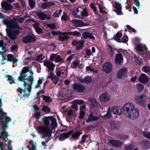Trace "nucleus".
<instances>
[{
	"mask_svg": "<svg viewBox=\"0 0 150 150\" xmlns=\"http://www.w3.org/2000/svg\"><path fill=\"white\" fill-rule=\"evenodd\" d=\"M146 49V45L142 44H138L136 45L135 49L140 54H144V50Z\"/></svg>",
	"mask_w": 150,
	"mask_h": 150,
	"instance_id": "obj_14",
	"label": "nucleus"
},
{
	"mask_svg": "<svg viewBox=\"0 0 150 150\" xmlns=\"http://www.w3.org/2000/svg\"><path fill=\"white\" fill-rule=\"evenodd\" d=\"M69 17L68 15L65 13H64L63 15L61 17V20L62 21H66L68 20Z\"/></svg>",
	"mask_w": 150,
	"mask_h": 150,
	"instance_id": "obj_43",
	"label": "nucleus"
},
{
	"mask_svg": "<svg viewBox=\"0 0 150 150\" xmlns=\"http://www.w3.org/2000/svg\"><path fill=\"white\" fill-rule=\"evenodd\" d=\"M7 61L13 62H17L18 61V59L16 57H14L11 54H9L7 55Z\"/></svg>",
	"mask_w": 150,
	"mask_h": 150,
	"instance_id": "obj_27",
	"label": "nucleus"
},
{
	"mask_svg": "<svg viewBox=\"0 0 150 150\" xmlns=\"http://www.w3.org/2000/svg\"><path fill=\"white\" fill-rule=\"evenodd\" d=\"M1 6L3 8L6 10H10L12 9V6L11 5L6 1L2 2Z\"/></svg>",
	"mask_w": 150,
	"mask_h": 150,
	"instance_id": "obj_18",
	"label": "nucleus"
},
{
	"mask_svg": "<svg viewBox=\"0 0 150 150\" xmlns=\"http://www.w3.org/2000/svg\"><path fill=\"white\" fill-rule=\"evenodd\" d=\"M115 7L116 9L114 10V11L117 13L118 15H121L122 8L120 4L118 3H116Z\"/></svg>",
	"mask_w": 150,
	"mask_h": 150,
	"instance_id": "obj_28",
	"label": "nucleus"
},
{
	"mask_svg": "<svg viewBox=\"0 0 150 150\" xmlns=\"http://www.w3.org/2000/svg\"><path fill=\"white\" fill-rule=\"evenodd\" d=\"M112 69V65L110 62H107L104 63L103 65V71L107 74L110 73Z\"/></svg>",
	"mask_w": 150,
	"mask_h": 150,
	"instance_id": "obj_8",
	"label": "nucleus"
},
{
	"mask_svg": "<svg viewBox=\"0 0 150 150\" xmlns=\"http://www.w3.org/2000/svg\"><path fill=\"white\" fill-rule=\"evenodd\" d=\"M72 131H70L69 132L66 133H63L61 134L59 137V139L60 141H64L71 134Z\"/></svg>",
	"mask_w": 150,
	"mask_h": 150,
	"instance_id": "obj_22",
	"label": "nucleus"
},
{
	"mask_svg": "<svg viewBox=\"0 0 150 150\" xmlns=\"http://www.w3.org/2000/svg\"><path fill=\"white\" fill-rule=\"evenodd\" d=\"M33 26L34 27L35 31L38 33L40 34L42 33V29L40 28L36 25L33 24Z\"/></svg>",
	"mask_w": 150,
	"mask_h": 150,
	"instance_id": "obj_38",
	"label": "nucleus"
},
{
	"mask_svg": "<svg viewBox=\"0 0 150 150\" xmlns=\"http://www.w3.org/2000/svg\"><path fill=\"white\" fill-rule=\"evenodd\" d=\"M134 147V144H131L125 146L126 150H131Z\"/></svg>",
	"mask_w": 150,
	"mask_h": 150,
	"instance_id": "obj_52",
	"label": "nucleus"
},
{
	"mask_svg": "<svg viewBox=\"0 0 150 150\" xmlns=\"http://www.w3.org/2000/svg\"><path fill=\"white\" fill-rule=\"evenodd\" d=\"M69 35L68 32L63 33L61 34L58 37V39L59 41H63L67 40L69 37L68 35Z\"/></svg>",
	"mask_w": 150,
	"mask_h": 150,
	"instance_id": "obj_21",
	"label": "nucleus"
},
{
	"mask_svg": "<svg viewBox=\"0 0 150 150\" xmlns=\"http://www.w3.org/2000/svg\"><path fill=\"white\" fill-rule=\"evenodd\" d=\"M6 44H4V41L3 40L0 41V48H2V51H0V54L2 56L3 58V59L1 60V62H2V64H4V63L3 62L4 60H6V54H4V53L7 51V49L6 47Z\"/></svg>",
	"mask_w": 150,
	"mask_h": 150,
	"instance_id": "obj_6",
	"label": "nucleus"
},
{
	"mask_svg": "<svg viewBox=\"0 0 150 150\" xmlns=\"http://www.w3.org/2000/svg\"><path fill=\"white\" fill-rule=\"evenodd\" d=\"M73 15L76 18L82 19V16L81 14V10L79 11L78 8L74 10Z\"/></svg>",
	"mask_w": 150,
	"mask_h": 150,
	"instance_id": "obj_29",
	"label": "nucleus"
},
{
	"mask_svg": "<svg viewBox=\"0 0 150 150\" xmlns=\"http://www.w3.org/2000/svg\"><path fill=\"white\" fill-rule=\"evenodd\" d=\"M47 25L48 27L54 30L56 29V26L54 23H48L47 24Z\"/></svg>",
	"mask_w": 150,
	"mask_h": 150,
	"instance_id": "obj_53",
	"label": "nucleus"
},
{
	"mask_svg": "<svg viewBox=\"0 0 150 150\" xmlns=\"http://www.w3.org/2000/svg\"><path fill=\"white\" fill-rule=\"evenodd\" d=\"M42 110L44 112L49 113L50 111V108L47 106H44L42 109Z\"/></svg>",
	"mask_w": 150,
	"mask_h": 150,
	"instance_id": "obj_63",
	"label": "nucleus"
},
{
	"mask_svg": "<svg viewBox=\"0 0 150 150\" xmlns=\"http://www.w3.org/2000/svg\"><path fill=\"white\" fill-rule=\"evenodd\" d=\"M122 35L121 33L118 32L114 36L115 40L118 42H121L120 38L122 37Z\"/></svg>",
	"mask_w": 150,
	"mask_h": 150,
	"instance_id": "obj_33",
	"label": "nucleus"
},
{
	"mask_svg": "<svg viewBox=\"0 0 150 150\" xmlns=\"http://www.w3.org/2000/svg\"><path fill=\"white\" fill-rule=\"evenodd\" d=\"M79 114L80 115L79 116V118L80 119H82L85 115V113L83 111H80Z\"/></svg>",
	"mask_w": 150,
	"mask_h": 150,
	"instance_id": "obj_58",
	"label": "nucleus"
},
{
	"mask_svg": "<svg viewBox=\"0 0 150 150\" xmlns=\"http://www.w3.org/2000/svg\"><path fill=\"white\" fill-rule=\"evenodd\" d=\"M86 137V135L83 136L82 137L81 140L79 142V143L81 144H83L85 142Z\"/></svg>",
	"mask_w": 150,
	"mask_h": 150,
	"instance_id": "obj_64",
	"label": "nucleus"
},
{
	"mask_svg": "<svg viewBox=\"0 0 150 150\" xmlns=\"http://www.w3.org/2000/svg\"><path fill=\"white\" fill-rule=\"evenodd\" d=\"M29 145L27 146L29 150H37L36 149L35 143H33L32 140H30L29 141Z\"/></svg>",
	"mask_w": 150,
	"mask_h": 150,
	"instance_id": "obj_30",
	"label": "nucleus"
},
{
	"mask_svg": "<svg viewBox=\"0 0 150 150\" xmlns=\"http://www.w3.org/2000/svg\"><path fill=\"white\" fill-rule=\"evenodd\" d=\"M113 112V115H120L122 113L123 109L121 107H109L107 114L103 115L102 117L104 120H106L110 118L111 117V112Z\"/></svg>",
	"mask_w": 150,
	"mask_h": 150,
	"instance_id": "obj_4",
	"label": "nucleus"
},
{
	"mask_svg": "<svg viewBox=\"0 0 150 150\" xmlns=\"http://www.w3.org/2000/svg\"><path fill=\"white\" fill-rule=\"evenodd\" d=\"M68 33L70 35H72L76 36H80L81 35L80 33L77 31H75L74 32H68Z\"/></svg>",
	"mask_w": 150,
	"mask_h": 150,
	"instance_id": "obj_42",
	"label": "nucleus"
},
{
	"mask_svg": "<svg viewBox=\"0 0 150 150\" xmlns=\"http://www.w3.org/2000/svg\"><path fill=\"white\" fill-rule=\"evenodd\" d=\"M62 12V10H60L59 11H56V12L53 14L54 17H59V16L61 15V13Z\"/></svg>",
	"mask_w": 150,
	"mask_h": 150,
	"instance_id": "obj_56",
	"label": "nucleus"
},
{
	"mask_svg": "<svg viewBox=\"0 0 150 150\" xmlns=\"http://www.w3.org/2000/svg\"><path fill=\"white\" fill-rule=\"evenodd\" d=\"M90 6L91 8L93 10L94 12L95 13H96L97 11V7L95 6V4H93L91 3L90 4Z\"/></svg>",
	"mask_w": 150,
	"mask_h": 150,
	"instance_id": "obj_49",
	"label": "nucleus"
},
{
	"mask_svg": "<svg viewBox=\"0 0 150 150\" xmlns=\"http://www.w3.org/2000/svg\"><path fill=\"white\" fill-rule=\"evenodd\" d=\"M125 115L128 118L134 119L138 118L139 116L138 109L135 108L134 104L130 102H128L123 106Z\"/></svg>",
	"mask_w": 150,
	"mask_h": 150,
	"instance_id": "obj_3",
	"label": "nucleus"
},
{
	"mask_svg": "<svg viewBox=\"0 0 150 150\" xmlns=\"http://www.w3.org/2000/svg\"><path fill=\"white\" fill-rule=\"evenodd\" d=\"M59 80V78L57 77L54 75L52 78L51 80L53 82L54 84H56L58 82Z\"/></svg>",
	"mask_w": 150,
	"mask_h": 150,
	"instance_id": "obj_55",
	"label": "nucleus"
},
{
	"mask_svg": "<svg viewBox=\"0 0 150 150\" xmlns=\"http://www.w3.org/2000/svg\"><path fill=\"white\" fill-rule=\"evenodd\" d=\"M139 81L142 83L148 82L149 80V77L144 74H142L139 78Z\"/></svg>",
	"mask_w": 150,
	"mask_h": 150,
	"instance_id": "obj_19",
	"label": "nucleus"
},
{
	"mask_svg": "<svg viewBox=\"0 0 150 150\" xmlns=\"http://www.w3.org/2000/svg\"><path fill=\"white\" fill-rule=\"evenodd\" d=\"M36 13L38 18L42 20L49 19L50 18V16L46 15L42 11H36Z\"/></svg>",
	"mask_w": 150,
	"mask_h": 150,
	"instance_id": "obj_13",
	"label": "nucleus"
},
{
	"mask_svg": "<svg viewBox=\"0 0 150 150\" xmlns=\"http://www.w3.org/2000/svg\"><path fill=\"white\" fill-rule=\"evenodd\" d=\"M25 17H22L21 18L18 17L16 18V20L21 23H22L25 20Z\"/></svg>",
	"mask_w": 150,
	"mask_h": 150,
	"instance_id": "obj_61",
	"label": "nucleus"
},
{
	"mask_svg": "<svg viewBox=\"0 0 150 150\" xmlns=\"http://www.w3.org/2000/svg\"><path fill=\"white\" fill-rule=\"evenodd\" d=\"M72 105L71 106V107L73 108H74L76 110H78V107L77 104L74 102L73 101L72 102Z\"/></svg>",
	"mask_w": 150,
	"mask_h": 150,
	"instance_id": "obj_62",
	"label": "nucleus"
},
{
	"mask_svg": "<svg viewBox=\"0 0 150 150\" xmlns=\"http://www.w3.org/2000/svg\"><path fill=\"white\" fill-rule=\"evenodd\" d=\"M137 89L139 92L142 91L144 88V86L142 84L139 83L137 85Z\"/></svg>",
	"mask_w": 150,
	"mask_h": 150,
	"instance_id": "obj_48",
	"label": "nucleus"
},
{
	"mask_svg": "<svg viewBox=\"0 0 150 150\" xmlns=\"http://www.w3.org/2000/svg\"><path fill=\"white\" fill-rule=\"evenodd\" d=\"M72 23L75 26L81 27L87 25L86 24L84 23L82 21L77 19H74L72 20Z\"/></svg>",
	"mask_w": 150,
	"mask_h": 150,
	"instance_id": "obj_16",
	"label": "nucleus"
},
{
	"mask_svg": "<svg viewBox=\"0 0 150 150\" xmlns=\"http://www.w3.org/2000/svg\"><path fill=\"white\" fill-rule=\"evenodd\" d=\"M35 37L33 34H30L28 35L24 38L23 42L27 43L33 41L35 40Z\"/></svg>",
	"mask_w": 150,
	"mask_h": 150,
	"instance_id": "obj_11",
	"label": "nucleus"
},
{
	"mask_svg": "<svg viewBox=\"0 0 150 150\" xmlns=\"http://www.w3.org/2000/svg\"><path fill=\"white\" fill-rule=\"evenodd\" d=\"M123 57L121 54H117L115 55V63L117 64H121L123 62Z\"/></svg>",
	"mask_w": 150,
	"mask_h": 150,
	"instance_id": "obj_15",
	"label": "nucleus"
},
{
	"mask_svg": "<svg viewBox=\"0 0 150 150\" xmlns=\"http://www.w3.org/2000/svg\"><path fill=\"white\" fill-rule=\"evenodd\" d=\"M84 42L82 41H79L76 47L77 50H80L83 47Z\"/></svg>",
	"mask_w": 150,
	"mask_h": 150,
	"instance_id": "obj_35",
	"label": "nucleus"
},
{
	"mask_svg": "<svg viewBox=\"0 0 150 150\" xmlns=\"http://www.w3.org/2000/svg\"><path fill=\"white\" fill-rule=\"evenodd\" d=\"M109 144L114 147H120L122 146V143L120 141L116 140H110L108 142Z\"/></svg>",
	"mask_w": 150,
	"mask_h": 150,
	"instance_id": "obj_10",
	"label": "nucleus"
},
{
	"mask_svg": "<svg viewBox=\"0 0 150 150\" xmlns=\"http://www.w3.org/2000/svg\"><path fill=\"white\" fill-rule=\"evenodd\" d=\"M74 102L76 104L80 105L84 103V101L81 100H76L74 101Z\"/></svg>",
	"mask_w": 150,
	"mask_h": 150,
	"instance_id": "obj_59",
	"label": "nucleus"
},
{
	"mask_svg": "<svg viewBox=\"0 0 150 150\" xmlns=\"http://www.w3.org/2000/svg\"><path fill=\"white\" fill-rule=\"evenodd\" d=\"M110 125L112 129L117 128L119 127V124L116 122H112L110 123Z\"/></svg>",
	"mask_w": 150,
	"mask_h": 150,
	"instance_id": "obj_37",
	"label": "nucleus"
},
{
	"mask_svg": "<svg viewBox=\"0 0 150 150\" xmlns=\"http://www.w3.org/2000/svg\"><path fill=\"white\" fill-rule=\"evenodd\" d=\"M78 81L82 83L88 84L91 81L92 77L90 76H85L83 79H80Z\"/></svg>",
	"mask_w": 150,
	"mask_h": 150,
	"instance_id": "obj_20",
	"label": "nucleus"
},
{
	"mask_svg": "<svg viewBox=\"0 0 150 150\" xmlns=\"http://www.w3.org/2000/svg\"><path fill=\"white\" fill-rule=\"evenodd\" d=\"M5 77L7 78V80L10 84H12L14 83L13 78L11 76L8 75L6 76Z\"/></svg>",
	"mask_w": 150,
	"mask_h": 150,
	"instance_id": "obj_45",
	"label": "nucleus"
},
{
	"mask_svg": "<svg viewBox=\"0 0 150 150\" xmlns=\"http://www.w3.org/2000/svg\"><path fill=\"white\" fill-rule=\"evenodd\" d=\"M82 133L81 132L78 131L75 132L72 135V137L76 139Z\"/></svg>",
	"mask_w": 150,
	"mask_h": 150,
	"instance_id": "obj_46",
	"label": "nucleus"
},
{
	"mask_svg": "<svg viewBox=\"0 0 150 150\" xmlns=\"http://www.w3.org/2000/svg\"><path fill=\"white\" fill-rule=\"evenodd\" d=\"M45 56L42 54H40L36 57V59L37 60L40 61L42 60L44 58Z\"/></svg>",
	"mask_w": 150,
	"mask_h": 150,
	"instance_id": "obj_60",
	"label": "nucleus"
},
{
	"mask_svg": "<svg viewBox=\"0 0 150 150\" xmlns=\"http://www.w3.org/2000/svg\"><path fill=\"white\" fill-rule=\"evenodd\" d=\"M107 52L109 54L110 57L112 58L113 54V52L112 50V47L109 45H107Z\"/></svg>",
	"mask_w": 150,
	"mask_h": 150,
	"instance_id": "obj_34",
	"label": "nucleus"
},
{
	"mask_svg": "<svg viewBox=\"0 0 150 150\" xmlns=\"http://www.w3.org/2000/svg\"><path fill=\"white\" fill-rule=\"evenodd\" d=\"M3 22L4 24L10 28H16L22 29V28L19 27L18 23L15 22L5 19L4 20Z\"/></svg>",
	"mask_w": 150,
	"mask_h": 150,
	"instance_id": "obj_5",
	"label": "nucleus"
},
{
	"mask_svg": "<svg viewBox=\"0 0 150 150\" xmlns=\"http://www.w3.org/2000/svg\"><path fill=\"white\" fill-rule=\"evenodd\" d=\"M44 65L47 67L48 70L51 71H53L54 69L55 65L52 62L48 61H45Z\"/></svg>",
	"mask_w": 150,
	"mask_h": 150,
	"instance_id": "obj_17",
	"label": "nucleus"
},
{
	"mask_svg": "<svg viewBox=\"0 0 150 150\" xmlns=\"http://www.w3.org/2000/svg\"><path fill=\"white\" fill-rule=\"evenodd\" d=\"M142 70L144 72L149 74H150V67L147 66H144Z\"/></svg>",
	"mask_w": 150,
	"mask_h": 150,
	"instance_id": "obj_41",
	"label": "nucleus"
},
{
	"mask_svg": "<svg viewBox=\"0 0 150 150\" xmlns=\"http://www.w3.org/2000/svg\"><path fill=\"white\" fill-rule=\"evenodd\" d=\"M91 105L93 107H96L99 105L98 101L94 99H92L91 100Z\"/></svg>",
	"mask_w": 150,
	"mask_h": 150,
	"instance_id": "obj_39",
	"label": "nucleus"
},
{
	"mask_svg": "<svg viewBox=\"0 0 150 150\" xmlns=\"http://www.w3.org/2000/svg\"><path fill=\"white\" fill-rule=\"evenodd\" d=\"M82 38H83L84 39H87L89 38L91 39H95V38L92 34L88 32H84L83 33L82 35Z\"/></svg>",
	"mask_w": 150,
	"mask_h": 150,
	"instance_id": "obj_23",
	"label": "nucleus"
},
{
	"mask_svg": "<svg viewBox=\"0 0 150 150\" xmlns=\"http://www.w3.org/2000/svg\"><path fill=\"white\" fill-rule=\"evenodd\" d=\"M51 122V125L53 128L57 126L56 120L52 117H45L42 119V121L45 125L44 126H38L37 129L38 132L40 133H42L45 137L50 136L52 133V130L49 126L50 123V120Z\"/></svg>",
	"mask_w": 150,
	"mask_h": 150,
	"instance_id": "obj_2",
	"label": "nucleus"
},
{
	"mask_svg": "<svg viewBox=\"0 0 150 150\" xmlns=\"http://www.w3.org/2000/svg\"><path fill=\"white\" fill-rule=\"evenodd\" d=\"M86 70L87 71L92 72L94 73H96L98 72V71L97 70L93 68L91 66H87L86 67Z\"/></svg>",
	"mask_w": 150,
	"mask_h": 150,
	"instance_id": "obj_36",
	"label": "nucleus"
},
{
	"mask_svg": "<svg viewBox=\"0 0 150 150\" xmlns=\"http://www.w3.org/2000/svg\"><path fill=\"white\" fill-rule=\"evenodd\" d=\"M19 33L18 32H16L13 33L10 32L8 33V36L12 40H14L16 38V35L19 34Z\"/></svg>",
	"mask_w": 150,
	"mask_h": 150,
	"instance_id": "obj_32",
	"label": "nucleus"
},
{
	"mask_svg": "<svg viewBox=\"0 0 150 150\" xmlns=\"http://www.w3.org/2000/svg\"><path fill=\"white\" fill-rule=\"evenodd\" d=\"M73 89L79 92H82L85 90V88L84 86L82 84L79 83H76L73 86Z\"/></svg>",
	"mask_w": 150,
	"mask_h": 150,
	"instance_id": "obj_9",
	"label": "nucleus"
},
{
	"mask_svg": "<svg viewBox=\"0 0 150 150\" xmlns=\"http://www.w3.org/2000/svg\"><path fill=\"white\" fill-rule=\"evenodd\" d=\"M54 5L53 2H46L42 4L41 5V7L42 9H45L49 8L52 5Z\"/></svg>",
	"mask_w": 150,
	"mask_h": 150,
	"instance_id": "obj_25",
	"label": "nucleus"
},
{
	"mask_svg": "<svg viewBox=\"0 0 150 150\" xmlns=\"http://www.w3.org/2000/svg\"><path fill=\"white\" fill-rule=\"evenodd\" d=\"M29 4L30 6L32 8H34L35 6V3L33 0H29Z\"/></svg>",
	"mask_w": 150,
	"mask_h": 150,
	"instance_id": "obj_44",
	"label": "nucleus"
},
{
	"mask_svg": "<svg viewBox=\"0 0 150 150\" xmlns=\"http://www.w3.org/2000/svg\"><path fill=\"white\" fill-rule=\"evenodd\" d=\"M62 60V59L61 58L60 56L59 55H57L56 54V56L55 57V62H59Z\"/></svg>",
	"mask_w": 150,
	"mask_h": 150,
	"instance_id": "obj_54",
	"label": "nucleus"
},
{
	"mask_svg": "<svg viewBox=\"0 0 150 150\" xmlns=\"http://www.w3.org/2000/svg\"><path fill=\"white\" fill-rule=\"evenodd\" d=\"M99 118V116L96 117H94L92 114H90L88 118L86 120V122H89L91 121L96 120Z\"/></svg>",
	"mask_w": 150,
	"mask_h": 150,
	"instance_id": "obj_31",
	"label": "nucleus"
},
{
	"mask_svg": "<svg viewBox=\"0 0 150 150\" xmlns=\"http://www.w3.org/2000/svg\"><path fill=\"white\" fill-rule=\"evenodd\" d=\"M110 99L111 96L110 94L107 92L103 93L100 95L99 97L100 100L103 103L108 102Z\"/></svg>",
	"mask_w": 150,
	"mask_h": 150,
	"instance_id": "obj_7",
	"label": "nucleus"
},
{
	"mask_svg": "<svg viewBox=\"0 0 150 150\" xmlns=\"http://www.w3.org/2000/svg\"><path fill=\"white\" fill-rule=\"evenodd\" d=\"M81 14L82 16V18L83 16H87L88 15L87 10L86 8H84L82 12L81 11Z\"/></svg>",
	"mask_w": 150,
	"mask_h": 150,
	"instance_id": "obj_50",
	"label": "nucleus"
},
{
	"mask_svg": "<svg viewBox=\"0 0 150 150\" xmlns=\"http://www.w3.org/2000/svg\"><path fill=\"white\" fill-rule=\"evenodd\" d=\"M144 96L143 95L136 96L134 97L135 102L138 104L142 105L143 102L142 98Z\"/></svg>",
	"mask_w": 150,
	"mask_h": 150,
	"instance_id": "obj_26",
	"label": "nucleus"
},
{
	"mask_svg": "<svg viewBox=\"0 0 150 150\" xmlns=\"http://www.w3.org/2000/svg\"><path fill=\"white\" fill-rule=\"evenodd\" d=\"M43 98L46 102L50 103L51 102V100L50 99V97L45 95H42Z\"/></svg>",
	"mask_w": 150,
	"mask_h": 150,
	"instance_id": "obj_51",
	"label": "nucleus"
},
{
	"mask_svg": "<svg viewBox=\"0 0 150 150\" xmlns=\"http://www.w3.org/2000/svg\"><path fill=\"white\" fill-rule=\"evenodd\" d=\"M127 73V68L126 67L123 68L118 71L117 74V77L119 79L124 78L126 76Z\"/></svg>",
	"mask_w": 150,
	"mask_h": 150,
	"instance_id": "obj_12",
	"label": "nucleus"
},
{
	"mask_svg": "<svg viewBox=\"0 0 150 150\" xmlns=\"http://www.w3.org/2000/svg\"><path fill=\"white\" fill-rule=\"evenodd\" d=\"M27 67H23L21 71L20 76L18 79L19 81L22 82L25 88L23 90L21 88H18L17 89V91L21 93H23L24 97H28L30 95L31 86L33 82L34 81L33 72L31 71Z\"/></svg>",
	"mask_w": 150,
	"mask_h": 150,
	"instance_id": "obj_1",
	"label": "nucleus"
},
{
	"mask_svg": "<svg viewBox=\"0 0 150 150\" xmlns=\"http://www.w3.org/2000/svg\"><path fill=\"white\" fill-rule=\"evenodd\" d=\"M43 78H42L41 79H40L38 81V83L35 87V88H37L40 87V85L42 83V81L43 80Z\"/></svg>",
	"mask_w": 150,
	"mask_h": 150,
	"instance_id": "obj_47",
	"label": "nucleus"
},
{
	"mask_svg": "<svg viewBox=\"0 0 150 150\" xmlns=\"http://www.w3.org/2000/svg\"><path fill=\"white\" fill-rule=\"evenodd\" d=\"M86 57L89 58V57L91 54V51L90 50L87 49L86 50Z\"/></svg>",
	"mask_w": 150,
	"mask_h": 150,
	"instance_id": "obj_57",
	"label": "nucleus"
},
{
	"mask_svg": "<svg viewBox=\"0 0 150 150\" xmlns=\"http://www.w3.org/2000/svg\"><path fill=\"white\" fill-rule=\"evenodd\" d=\"M7 119H6L5 121H1V123L3 124V130L2 131V134L3 136H4L6 137H7V134L5 130L6 129L7 127V125H6V123L8 122Z\"/></svg>",
	"mask_w": 150,
	"mask_h": 150,
	"instance_id": "obj_24",
	"label": "nucleus"
},
{
	"mask_svg": "<svg viewBox=\"0 0 150 150\" xmlns=\"http://www.w3.org/2000/svg\"><path fill=\"white\" fill-rule=\"evenodd\" d=\"M143 147L146 149L150 148V142L146 141H144L143 144Z\"/></svg>",
	"mask_w": 150,
	"mask_h": 150,
	"instance_id": "obj_40",
	"label": "nucleus"
}]
</instances>
